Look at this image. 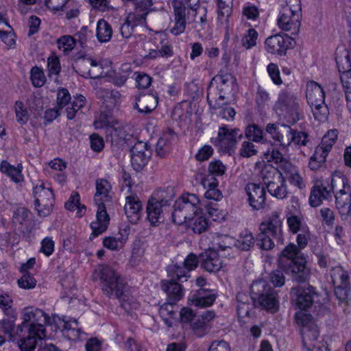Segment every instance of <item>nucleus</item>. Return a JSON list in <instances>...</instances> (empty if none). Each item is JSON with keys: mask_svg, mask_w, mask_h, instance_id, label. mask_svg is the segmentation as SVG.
Instances as JSON below:
<instances>
[{"mask_svg": "<svg viewBox=\"0 0 351 351\" xmlns=\"http://www.w3.org/2000/svg\"><path fill=\"white\" fill-rule=\"evenodd\" d=\"M284 127H289L287 125H280L278 123H268L266 125L265 131L269 134L272 139L280 143V145L282 147L283 142H285L286 139L284 138V135L287 136V132H285Z\"/></svg>", "mask_w": 351, "mask_h": 351, "instance_id": "nucleus-39", "label": "nucleus"}, {"mask_svg": "<svg viewBox=\"0 0 351 351\" xmlns=\"http://www.w3.org/2000/svg\"><path fill=\"white\" fill-rule=\"evenodd\" d=\"M233 0H217L218 19L223 23H228V19L232 12Z\"/></svg>", "mask_w": 351, "mask_h": 351, "instance_id": "nucleus-47", "label": "nucleus"}, {"mask_svg": "<svg viewBox=\"0 0 351 351\" xmlns=\"http://www.w3.org/2000/svg\"><path fill=\"white\" fill-rule=\"evenodd\" d=\"M257 147L254 144V142L250 141H245L241 143L239 149L240 156L243 158H250L258 154Z\"/></svg>", "mask_w": 351, "mask_h": 351, "instance_id": "nucleus-57", "label": "nucleus"}, {"mask_svg": "<svg viewBox=\"0 0 351 351\" xmlns=\"http://www.w3.org/2000/svg\"><path fill=\"white\" fill-rule=\"evenodd\" d=\"M245 136L248 141L254 143H264L266 142L263 136V130L256 124H250L246 126Z\"/></svg>", "mask_w": 351, "mask_h": 351, "instance_id": "nucleus-44", "label": "nucleus"}, {"mask_svg": "<svg viewBox=\"0 0 351 351\" xmlns=\"http://www.w3.org/2000/svg\"><path fill=\"white\" fill-rule=\"evenodd\" d=\"M107 132L112 137V141L116 143L124 141L127 143L133 136V129L130 124L108 126Z\"/></svg>", "mask_w": 351, "mask_h": 351, "instance_id": "nucleus-28", "label": "nucleus"}, {"mask_svg": "<svg viewBox=\"0 0 351 351\" xmlns=\"http://www.w3.org/2000/svg\"><path fill=\"white\" fill-rule=\"evenodd\" d=\"M62 322V331L69 339L75 341L80 337L82 330L79 328L78 322L76 319L66 320L64 318Z\"/></svg>", "mask_w": 351, "mask_h": 351, "instance_id": "nucleus-38", "label": "nucleus"}, {"mask_svg": "<svg viewBox=\"0 0 351 351\" xmlns=\"http://www.w3.org/2000/svg\"><path fill=\"white\" fill-rule=\"evenodd\" d=\"M174 196V189L171 186H167L163 189H159L155 191L151 196V198L167 208Z\"/></svg>", "mask_w": 351, "mask_h": 351, "instance_id": "nucleus-37", "label": "nucleus"}, {"mask_svg": "<svg viewBox=\"0 0 351 351\" xmlns=\"http://www.w3.org/2000/svg\"><path fill=\"white\" fill-rule=\"evenodd\" d=\"M31 80L34 86H43L46 82V77L43 70L37 66H34L31 70Z\"/></svg>", "mask_w": 351, "mask_h": 351, "instance_id": "nucleus-60", "label": "nucleus"}, {"mask_svg": "<svg viewBox=\"0 0 351 351\" xmlns=\"http://www.w3.org/2000/svg\"><path fill=\"white\" fill-rule=\"evenodd\" d=\"M175 134L173 130H169L168 134H164L160 137L156 145V153L157 156L163 158L170 150V145L167 135L173 136Z\"/></svg>", "mask_w": 351, "mask_h": 351, "instance_id": "nucleus-49", "label": "nucleus"}, {"mask_svg": "<svg viewBox=\"0 0 351 351\" xmlns=\"http://www.w3.org/2000/svg\"><path fill=\"white\" fill-rule=\"evenodd\" d=\"M23 274L18 280L19 287L24 289H31L36 287V280L34 276L29 272H23Z\"/></svg>", "mask_w": 351, "mask_h": 351, "instance_id": "nucleus-62", "label": "nucleus"}, {"mask_svg": "<svg viewBox=\"0 0 351 351\" xmlns=\"http://www.w3.org/2000/svg\"><path fill=\"white\" fill-rule=\"evenodd\" d=\"M330 277L334 285H349L348 272L337 264L331 269Z\"/></svg>", "mask_w": 351, "mask_h": 351, "instance_id": "nucleus-45", "label": "nucleus"}, {"mask_svg": "<svg viewBox=\"0 0 351 351\" xmlns=\"http://www.w3.org/2000/svg\"><path fill=\"white\" fill-rule=\"evenodd\" d=\"M29 212L24 207L17 208L13 213L12 221L15 226L21 228L25 224L28 219Z\"/></svg>", "mask_w": 351, "mask_h": 351, "instance_id": "nucleus-54", "label": "nucleus"}, {"mask_svg": "<svg viewBox=\"0 0 351 351\" xmlns=\"http://www.w3.org/2000/svg\"><path fill=\"white\" fill-rule=\"evenodd\" d=\"M306 97L311 106L325 101V93L318 83L310 81L306 84Z\"/></svg>", "mask_w": 351, "mask_h": 351, "instance_id": "nucleus-29", "label": "nucleus"}, {"mask_svg": "<svg viewBox=\"0 0 351 351\" xmlns=\"http://www.w3.org/2000/svg\"><path fill=\"white\" fill-rule=\"evenodd\" d=\"M202 184L206 189L204 197L208 199L219 201L222 199L221 192L217 189L218 181L213 176H206L202 180Z\"/></svg>", "mask_w": 351, "mask_h": 351, "instance_id": "nucleus-34", "label": "nucleus"}, {"mask_svg": "<svg viewBox=\"0 0 351 351\" xmlns=\"http://www.w3.org/2000/svg\"><path fill=\"white\" fill-rule=\"evenodd\" d=\"M265 45L268 53L283 56L291 45V39L287 34H277L268 37Z\"/></svg>", "mask_w": 351, "mask_h": 351, "instance_id": "nucleus-18", "label": "nucleus"}, {"mask_svg": "<svg viewBox=\"0 0 351 351\" xmlns=\"http://www.w3.org/2000/svg\"><path fill=\"white\" fill-rule=\"evenodd\" d=\"M280 168L282 171L283 175H285L291 184L300 189L305 188V182L300 173L299 169L296 166L293 165L291 162H284L282 165L280 166Z\"/></svg>", "mask_w": 351, "mask_h": 351, "instance_id": "nucleus-24", "label": "nucleus"}, {"mask_svg": "<svg viewBox=\"0 0 351 351\" xmlns=\"http://www.w3.org/2000/svg\"><path fill=\"white\" fill-rule=\"evenodd\" d=\"M199 204V198L195 194L188 193L178 198L173 205L174 210L172 214L173 222L179 225L186 222L202 210Z\"/></svg>", "mask_w": 351, "mask_h": 351, "instance_id": "nucleus-6", "label": "nucleus"}, {"mask_svg": "<svg viewBox=\"0 0 351 351\" xmlns=\"http://www.w3.org/2000/svg\"><path fill=\"white\" fill-rule=\"evenodd\" d=\"M237 84L236 78L228 73L220 72L211 81L207 90V101L214 109L223 107L226 94L236 92Z\"/></svg>", "mask_w": 351, "mask_h": 351, "instance_id": "nucleus-3", "label": "nucleus"}, {"mask_svg": "<svg viewBox=\"0 0 351 351\" xmlns=\"http://www.w3.org/2000/svg\"><path fill=\"white\" fill-rule=\"evenodd\" d=\"M298 107L299 100L297 95L289 90L280 91L274 106L275 110L281 114L291 113L296 111Z\"/></svg>", "mask_w": 351, "mask_h": 351, "instance_id": "nucleus-16", "label": "nucleus"}, {"mask_svg": "<svg viewBox=\"0 0 351 351\" xmlns=\"http://www.w3.org/2000/svg\"><path fill=\"white\" fill-rule=\"evenodd\" d=\"M16 318V315L15 313L14 317H10V319H3L0 321V328L3 331L5 334L8 335L10 337L19 336L16 334V330H14Z\"/></svg>", "mask_w": 351, "mask_h": 351, "instance_id": "nucleus-58", "label": "nucleus"}, {"mask_svg": "<svg viewBox=\"0 0 351 351\" xmlns=\"http://www.w3.org/2000/svg\"><path fill=\"white\" fill-rule=\"evenodd\" d=\"M99 278L102 282V290L107 296L114 294L119 299L123 296L125 283L111 267L100 266Z\"/></svg>", "mask_w": 351, "mask_h": 351, "instance_id": "nucleus-8", "label": "nucleus"}, {"mask_svg": "<svg viewBox=\"0 0 351 351\" xmlns=\"http://www.w3.org/2000/svg\"><path fill=\"white\" fill-rule=\"evenodd\" d=\"M341 179L342 181H337V186L342 185L343 189L335 193V203L340 215L347 217L351 213V189L345 178Z\"/></svg>", "mask_w": 351, "mask_h": 351, "instance_id": "nucleus-13", "label": "nucleus"}, {"mask_svg": "<svg viewBox=\"0 0 351 351\" xmlns=\"http://www.w3.org/2000/svg\"><path fill=\"white\" fill-rule=\"evenodd\" d=\"M189 16H191V23H195V28L197 32H201L208 27L207 10L204 7L196 9L187 7Z\"/></svg>", "mask_w": 351, "mask_h": 351, "instance_id": "nucleus-33", "label": "nucleus"}, {"mask_svg": "<svg viewBox=\"0 0 351 351\" xmlns=\"http://www.w3.org/2000/svg\"><path fill=\"white\" fill-rule=\"evenodd\" d=\"M282 219L280 217V213L277 211L272 212L265 218L261 223L259 231L269 232L276 241L280 243H283L282 237Z\"/></svg>", "mask_w": 351, "mask_h": 351, "instance_id": "nucleus-12", "label": "nucleus"}, {"mask_svg": "<svg viewBox=\"0 0 351 351\" xmlns=\"http://www.w3.org/2000/svg\"><path fill=\"white\" fill-rule=\"evenodd\" d=\"M302 13L291 12L287 8H282L278 19V25L283 31H292L297 34L300 27Z\"/></svg>", "mask_w": 351, "mask_h": 351, "instance_id": "nucleus-15", "label": "nucleus"}, {"mask_svg": "<svg viewBox=\"0 0 351 351\" xmlns=\"http://www.w3.org/2000/svg\"><path fill=\"white\" fill-rule=\"evenodd\" d=\"M47 68L49 70V76H58L61 71L60 60L55 55L50 56L47 59Z\"/></svg>", "mask_w": 351, "mask_h": 351, "instance_id": "nucleus-61", "label": "nucleus"}, {"mask_svg": "<svg viewBox=\"0 0 351 351\" xmlns=\"http://www.w3.org/2000/svg\"><path fill=\"white\" fill-rule=\"evenodd\" d=\"M13 300L7 293L0 294V308L9 317H14L15 310L12 308Z\"/></svg>", "mask_w": 351, "mask_h": 351, "instance_id": "nucleus-52", "label": "nucleus"}, {"mask_svg": "<svg viewBox=\"0 0 351 351\" xmlns=\"http://www.w3.org/2000/svg\"><path fill=\"white\" fill-rule=\"evenodd\" d=\"M127 218L132 223H136L141 217L142 203L136 195H130L125 197L124 206Z\"/></svg>", "mask_w": 351, "mask_h": 351, "instance_id": "nucleus-21", "label": "nucleus"}, {"mask_svg": "<svg viewBox=\"0 0 351 351\" xmlns=\"http://www.w3.org/2000/svg\"><path fill=\"white\" fill-rule=\"evenodd\" d=\"M344 61L345 65L342 63L341 66L338 61H337V64L339 71L341 73L340 78L344 91H351V62L348 55L345 57Z\"/></svg>", "mask_w": 351, "mask_h": 351, "instance_id": "nucleus-36", "label": "nucleus"}, {"mask_svg": "<svg viewBox=\"0 0 351 351\" xmlns=\"http://www.w3.org/2000/svg\"><path fill=\"white\" fill-rule=\"evenodd\" d=\"M35 208L40 217H46L52 211L54 195L50 188H46L43 183L34 188Z\"/></svg>", "mask_w": 351, "mask_h": 351, "instance_id": "nucleus-10", "label": "nucleus"}, {"mask_svg": "<svg viewBox=\"0 0 351 351\" xmlns=\"http://www.w3.org/2000/svg\"><path fill=\"white\" fill-rule=\"evenodd\" d=\"M226 167L220 160L211 161L208 165V172L210 175L208 176H221L225 173Z\"/></svg>", "mask_w": 351, "mask_h": 351, "instance_id": "nucleus-63", "label": "nucleus"}, {"mask_svg": "<svg viewBox=\"0 0 351 351\" xmlns=\"http://www.w3.org/2000/svg\"><path fill=\"white\" fill-rule=\"evenodd\" d=\"M216 295L210 291L199 288L190 296L191 304L199 308L210 306L215 301Z\"/></svg>", "mask_w": 351, "mask_h": 351, "instance_id": "nucleus-27", "label": "nucleus"}, {"mask_svg": "<svg viewBox=\"0 0 351 351\" xmlns=\"http://www.w3.org/2000/svg\"><path fill=\"white\" fill-rule=\"evenodd\" d=\"M168 276L171 279H175L176 281L179 280L184 282L190 276L189 271L184 265H173L167 268Z\"/></svg>", "mask_w": 351, "mask_h": 351, "instance_id": "nucleus-43", "label": "nucleus"}, {"mask_svg": "<svg viewBox=\"0 0 351 351\" xmlns=\"http://www.w3.org/2000/svg\"><path fill=\"white\" fill-rule=\"evenodd\" d=\"M111 196V185L110 182L105 179H99L96 181V193L94 200L98 205L96 221L91 222L90 228L92 234L90 239L98 237L107 229L110 217L106 212L104 205L105 202H110Z\"/></svg>", "mask_w": 351, "mask_h": 351, "instance_id": "nucleus-2", "label": "nucleus"}, {"mask_svg": "<svg viewBox=\"0 0 351 351\" xmlns=\"http://www.w3.org/2000/svg\"><path fill=\"white\" fill-rule=\"evenodd\" d=\"M290 294L294 304L302 311L310 308L318 298L317 293L312 286L293 287L291 289Z\"/></svg>", "mask_w": 351, "mask_h": 351, "instance_id": "nucleus-11", "label": "nucleus"}, {"mask_svg": "<svg viewBox=\"0 0 351 351\" xmlns=\"http://www.w3.org/2000/svg\"><path fill=\"white\" fill-rule=\"evenodd\" d=\"M258 32L253 28L249 29L241 40V45L246 49H250L256 45Z\"/></svg>", "mask_w": 351, "mask_h": 351, "instance_id": "nucleus-56", "label": "nucleus"}, {"mask_svg": "<svg viewBox=\"0 0 351 351\" xmlns=\"http://www.w3.org/2000/svg\"><path fill=\"white\" fill-rule=\"evenodd\" d=\"M243 14L247 19L254 21L258 18L260 10L256 5L247 3L243 8Z\"/></svg>", "mask_w": 351, "mask_h": 351, "instance_id": "nucleus-64", "label": "nucleus"}, {"mask_svg": "<svg viewBox=\"0 0 351 351\" xmlns=\"http://www.w3.org/2000/svg\"><path fill=\"white\" fill-rule=\"evenodd\" d=\"M261 178L267 189L284 178L282 171L271 165H265L261 171Z\"/></svg>", "mask_w": 351, "mask_h": 351, "instance_id": "nucleus-30", "label": "nucleus"}, {"mask_svg": "<svg viewBox=\"0 0 351 351\" xmlns=\"http://www.w3.org/2000/svg\"><path fill=\"white\" fill-rule=\"evenodd\" d=\"M328 154L323 150L315 148L314 154L309 158L308 167L311 171H317L326 168V160Z\"/></svg>", "mask_w": 351, "mask_h": 351, "instance_id": "nucleus-41", "label": "nucleus"}, {"mask_svg": "<svg viewBox=\"0 0 351 351\" xmlns=\"http://www.w3.org/2000/svg\"><path fill=\"white\" fill-rule=\"evenodd\" d=\"M251 298L254 302L271 313L278 311L279 300L278 292L275 291L266 281L255 280L250 287Z\"/></svg>", "mask_w": 351, "mask_h": 351, "instance_id": "nucleus-5", "label": "nucleus"}, {"mask_svg": "<svg viewBox=\"0 0 351 351\" xmlns=\"http://www.w3.org/2000/svg\"><path fill=\"white\" fill-rule=\"evenodd\" d=\"M271 235L267 232L260 231L256 236V245L263 250H269L274 248V241Z\"/></svg>", "mask_w": 351, "mask_h": 351, "instance_id": "nucleus-48", "label": "nucleus"}, {"mask_svg": "<svg viewBox=\"0 0 351 351\" xmlns=\"http://www.w3.org/2000/svg\"><path fill=\"white\" fill-rule=\"evenodd\" d=\"M185 223L195 233L201 234L208 228V220L202 215V210Z\"/></svg>", "mask_w": 351, "mask_h": 351, "instance_id": "nucleus-35", "label": "nucleus"}, {"mask_svg": "<svg viewBox=\"0 0 351 351\" xmlns=\"http://www.w3.org/2000/svg\"><path fill=\"white\" fill-rule=\"evenodd\" d=\"M337 181H342L341 176H332L330 179H316L311 190L308 202L312 207L321 205L324 199L332 197V193L337 187Z\"/></svg>", "mask_w": 351, "mask_h": 351, "instance_id": "nucleus-9", "label": "nucleus"}, {"mask_svg": "<svg viewBox=\"0 0 351 351\" xmlns=\"http://www.w3.org/2000/svg\"><path fill=\"white\" fill-rule=\"evenodd\" d=\"M161 288L167 295V301L171 303H177L184 296L182 287L175 279L162 280Z\"/></svg>", "mask_w": 351, "mask_h": 351, "instance_id": "nucleus-22", "label": "nucleus"}, {"mask_svg": "<svg viewBox=\"0 0 351 351\" xmlns=\"http://www.w3.org/2000/svg\"><path fill=\"white\" fill-rule=\"evenodd\" d=\"M175 23L170 29V32L178 36L182 34L186 28L187 22L191 23V16H189L187 7L178 0L173 1Z\"/></svg>", "mask_w": 351, "mask_h": 351, "instance_id": "nucleus-17", "label": "nucleus"}, {"mask_svg": "<svg viewBox=\"0 0 351 351\" xmlns=\"http://www.w3.org/2000/svg\"><path fill=\"white\" fill-rule=\"evenodd\" d=\"M284 128L285 132H287V138L282 143V148L287 149L291 143L298 147L308 145L310 141L306 132L293 130L290 126Z\"/></svg>", "mask_w": 351, "mask_h": 351, "instance_id": "nucleus-25", "label": "nucleus"}, {"mask_svg": "<svg viewBox=\"0 0 351 351\" xmlns=\"http://www.w3.org/2000/svg\"><path fill=\"white\" fill-rule=\"evenodd\" d=\"M243 138V134L239 128H232L227 125L219 127L217 136L213 138V144L218 151L231 155L235 150L239 141Z\"/></svg>", "mask_w": 351, "mask_h": 351, "instance_id": "nucleus-7", "label": "nucleus"}, {"mask_svg": "<svg viewBox=\"0 0 351 351\" xmlns=\"http://www.w3.org/2000/svg\"><path fill=\"white\" fill-rule=\"evenodd\" d=\"M47 336L45 332L38 333L36 330H27L26 337L21 338L19 341V346L21 351H34L39 340L43 339Z\"/></svg>", "mask_w": 351, "mask_h": 351, "instance_id": "nucleus-31", "label": "nucleus"}, {"mask_svg": "<svg viewBox=\"0 0 351 351\" xmlns=\"http://www.w3.org/2000/svg\"><path fill=\"white\" fill-rule=\"evenodd\" d=\"M201 267L209 272H216L222 267V261L219 254L215 250H208L199 256Z\"/></svg>", "mask_w": 351, "mask_h": 351, "instance_id": "nucleus-20", "label": "nucleus"}, {"mask_svg": "<svg viewBox=\"0 0 351 351\" xmlns=\"http://www.w3.org/2000/svg\"><path fill=\"white\" fill-rule=\"evenodd\" d=\"M135 16L128 15L125 21L120 27V33L123 38H128L133 34L135 27Z\"/></svg>", "mask_w": 351, "mask_h": 351, "instance_id": "nucleus-55", "label": "nucleus"}, {"mask_svg": "<svg viewBox=\"0 0 351 351\" xmlns=\"http://www.w3.org/2000/svg\"><path fill=\"white\" fill-rule=\"evenodd\" d=\"M57 45L59 49L66 53L74 48L75 40L71 36L66 35L58 39Z\"/></svg>", "mask_w": 351, "mask_h": 351, "instance_id": "nucleus-59", "label": "nucleus"}, {"mask_svg": "<svg viewBox=\"0 0 351 351\" xmlns=\"http://www.w3.org/2000/svg\"><path fill=\"white\" fill-rule=\"evenodd\" d=\"M167 208L151 197L147 202V219L150 224L156 226L164 220V212Z\"/></svg>", "mask_w": 351, "mask_h": 351, "instance_id": "nucleus-26", "label": "nucleus"}, {"mask_svg": "<svg viewBox=\"0 0 351 351\" xmlns=\"http://www.w3.org/2000/svg\"><path fill=\"white\" fill-rule=\"evenodd\" d=\"M268 192L273 197H276L279 199H283L287 197L288 195L287 186L284 177L274 184H271L270 187L267 189Z\"/></svg>", "mask_w": 351, "mask_h": 351, "instance_id": "nucleus-46", "label": "nucleus"}, {"mask_svg": "<svg viewBox=\"0 0 351 351\" xmlns=\"http://www.w3.org/2000/svg\"><path fill=\"white\" fill-rule=\"evenodd\" d=\"M279 267L297 282H306L311 275L306 259L298 256V249L295 244H289L282 250Z\"/></svg>", "mask_w": 351, "mask_h": 351, "instance_id": "nucleus-1", "label": "nucleus"}, {"mask_svg": "<svg viewBox=\"0 0 351 351\" xmlns=\"http://www.w3.org/2000/svg\"><path fill=\"white\" fill-rule=\"evenodd\" d=\"M176 304V303H171L170 301H167L161 305L159 308L160 316L168 327L172 326L173 323L174 315H176L174 305Z\"/></svg>", "mask_w": 351, "mask_h": 351, "instance_id": "nucleus-42", "label": "nucleus"}, {"mask_svg": "<svg viewBox=\"0 0 351 351\" xmlns=\"http://www.w3.org/2000/svg\"><path fill=\"white\" fill-rule=\"evenodd\" d=\"M158 103L157 97L152 94L141 95L134 105V108L139 113L147 114L152 112L156 107Z\"/></svg>", "mask_w": 351, "mask_h": 351, "instance_id": "nucleus-32", "label": "nucleus"}, {"mask_svg": "<svg viewBox=\"0 0 351 351\" xmlns=\"http://www.w3.org/2000/svg\"><path fill=\"white\" fill-rule=\"evenodd\" d=\"M254 243V239L252 234L245 233L241 234L239 238L234 242V246L242 251L249 250Z\"/></svg>", "mask_w": 351, "mask_h": 351, "instance_id": "nucleus-53", "label": "nucleus"}, {"mask_svg": "<svg viewBox=\"0 0 351 351\" xmlns=\"http://www.w3.org/2000/svg\"><path fill=\"white\" fill-rule=\"evenodd\" d=\"M303 349L306 351H312L316 348L318 342L319 331L316 324L301 328Z\"/></svg>", "mask_w": 351, "mask_h": 351, "instance_id": "nucleus-23", "label": "nucleus"}, {"mask_svg": "<svg viewBox=\"0 0 351 351\" xmlns=\"http://www.w3.org/2000/svg\"><path fill=\"white\" fill-rule=\"evenodd\" d=\"M0 170L2 173L8 175L15 182H20L23 180L21 171L6 161H3L0 165Z\"/></svg>", "mask_w": 351, "mask_h": 351, "instance_id": "nucleus-50", "label": "nucleus"}, {"mask_svg": "<svg viewBox=\"0 0 351 351\" xmlns=\"http://www.w3.org/2000/svg\"><path fill=\"white\" fill-rule=\"evenodd\" d=\"M311 108L313 117L316 120L320 122H324L327 120L329 114V110L328 106L325 104V101L311 106Z\"/></svg>", "mask_w": 351, "mask_h": 351, "instance_id": "nucleus-51", "label": "nucleus"}, {"mask_svg": "<svg viewBox=\"0 0 351 351\" xmlns=\"http://www.w3.org/2000/svg\"><path fill=\"white\" fill-rule=\"evenodd\" d=\"M130 154L132 166L134 170L138 171L147 164L152 151L146 143L138 141L131 148Z\"/></svg>", "mask_w": 351, "mask_h": 351, "instance_id": "nucleus-14", "label": "nucleus"}, {"mask_svg": "<svg viewBox=\"0 0 351 351\" xmlns=\"http://www.w3.org/2000/svg\"><path fill=\"white\" fill-rule=\"evenodd\" d=\"M112 36L111 25L104 19H99L97 23L96 36L99 43L110 41Z\"/></svg>", "mask_w": 351, "mask_h": 351, "instance_id": "nucleus-40", "label": "nucleus"}, {"mask_svg": "<svg viewBox=\"0 0 351 351\" xmlns=\"http://www.w3.org/2000/svg\"><path fill=\"white\" fill-rule=\"evenodd\" d=\"M245 191L248 196L249 204L254 210H258L264 208L266 201V191L264 186L249 183L245 186Z\"/></svg>", "mask_w": 351, "mask_h": 351, "instance_id": "nucleus-19", "label": "nucleus"}, {"mask_svg": "<svg viewBox=\"0 0 351 351\" xmlns=\"http://www.w3.org/2000/svg\"><path fill=\"white\" fill-rule=\"evenodd\" d=\"M22 323L16 327V334L21 335L24 328L46 333L45 326H51L56 322L54 317H50L42 309L34 306H27L21 313Z\"/></svg>", "mask_w": 351, "mask_h": 351, "instance_id": "nucleus-4", "label": "nucleus"}]
</instances>
